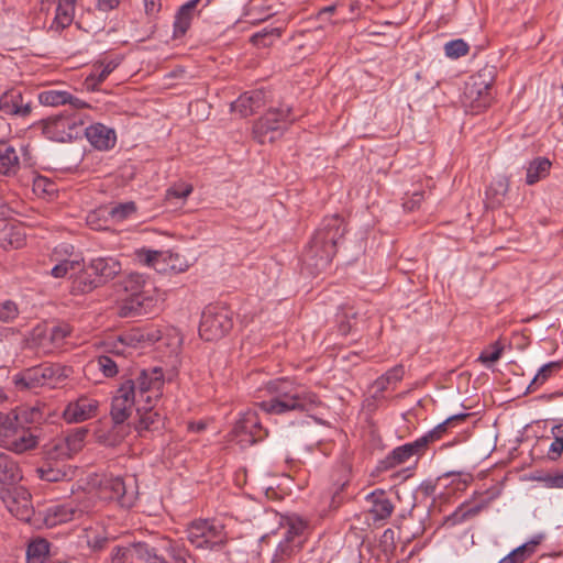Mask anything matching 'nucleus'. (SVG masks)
<instances>
[{
    "label": "nucleus",
    "mask_w": 563,
    "mask_h": 563,
    "mask_svg": "<svg viewBox=\"0 0 563 563\" xmlns=\"http://www.w3.org/2000/svg\"><path fill=\"white\" fill-rule=\"evenodd\" d=\"M266 390L271 397L258 402V407L267 415L283 416L292 412H308L314 410L321 404L316 393L295 380L284 377L269 380L266 384Z\"/></svg>",
    "instance_id": "f257e3e1"
},
{
    "label": "nucleus",
    "mask_w": 563,
    "mask_h": 563,
    "mask_svg": "<svg viewBox=\"0 0 563 563\" xmlns=\"http://www.w3.org/2000/svg\"><path fill=\"white\" fill-rule=\"evenodd\" d=\"M88 269L92 272L97 280L103 286L121 273L122 265L113 256H98L90 260Z\"/></svg>",
    "instance_id": "a211bd4d"
},
{
    "label": "nucleus",
    "mask_w": 563,
    "mask_h": 563,
    "mask_svg": "<svg viewBox=\"0 0 563 563\" xmlns=\"http://www.w3.org/2000/svg\"><path fill=\"white\" fill-rule=\"evenodd\" d=\"M49 553V543L42 538L30 542L26 550L27 563H45Z\"/></svg>",
    "instance_id": "a19ab883"
},
{
    "label": "nucleus",
    "mask_w": 563,
    "mask_h": 563,
    "mask_svg": "<svg viewBox=\"0 0 563 563\" xmlns=\"http://www.w3.org/2000/svg\"><path fill=\"white\" fill-rule=\"evenodd\" d=\"M22 471L19 463L0 451V484L4 486H14L22 479Z\"/></svg>",
    "instance_id": "2f4dec72"
},
{
    "label": "nucleus",
    "mask_w": 563,
    "mask_h": 563,
    "mask_svg": "<svg viewBox=\"0 0 563 563\" xmlns=\"http://www.w3.org/2000/svg\"><path fill=\"white\" fill-rule=\"evenodd\" d=\"M25 243V232L22 225L14 221L0 218V247L3 250L20 249Z\"/></svg>",
    "instance_id": "5701e85b"
},
{
    "label": "nucleus",
    "mask_w": 563,
    "mask_h": 563,
    "mask_svg": "<svg viewBox=\"0 0 563 563\" xmlns=\"http://www.w3.org/2000/svg\"><path fill=\"white\" fill-rule=\"evenodd\" d=\"M118 63L114 60L108 62L96 70H93L85 80V86L89 90H97L98 86L103 82L107 77L117 68Z\"/></svg>",
    "instance_id": "37998d69"
},
{
    "label": "nucleus",
    "mask_w": 563,
    "mask_h": 563,
    "mask_svg": "<svg viewBox=\"0 0 563 563\" xmlns=\"http://www.w3.org/2000/svg\"><path fill=\"white\" fill-rule=\"evenodd\" d=\"M76 269H79V261L76 260H64L60 263L56 264L51 269V275L55 278H64L68 274L69 276L74 274Z\"/></svg>",
    "instance_id": "6e6d98bb"
},
{
    "label": "nucleus",
    "mask_w": 563,
    "mask_h": 563,
    "mask_svg": "<svg viewBox=\"0 0 563 563\" xmlns=\"http://www.w3.org/2000/svg\"><path fill=\"white\" fill-rule=\"evenodd\" d=\"M289 107L272 108L253 125L254 139L261 143H272L295 121Z\"/></svg>",
    "instance_id": "0eeeda50"
},
{
    "label": "nucleus",
    "mask_w": 563,
    "mask_h": 563,
    "mask_svg": "<svg viewBox=\"0 0 563 563\" xmlns=\"http://www.w3.org/2000/svg\"><path fill=\"white\" fill-rule=\"evenodd\" d=\"M70 292L73 295L89 294L101 287V284L97 280L92 272L88 269V265H85L81 261H79V269H76L74 274L70 275Z\"/></svg>",
    "instance_id": "b1692460"
},
{
    "label": "nucleus",
    "mask_w": 563,
    "mask_h": 563,
    "mask_svg": "<svg viewBox=\"0 0 563 563\" xmlns=\"http://www.w3.org/2000/svg\"><path fill=\"white\" fill-rule=\"evenodd\" d=\"M0 111L5 115L24 118L31 113V101H24L20 90L11 89L0 97Z\"/></svg>",
    "instance_id": "4be33fe9"
},
{
    "label": "nucleus",
    "mask_w": 563,
    "mask_h": 563,
    "mask_svg": "<svg viewBox=\"0 0 563 563\" xmlns=\"http://www.w3.org/2000/svg\"><path fill=\"white\" fill-rule=\"evenodd\" d=\"M47 410L45 405L21 406L12 410L11 415L23 428H30L35 433L36 428L46 420Z\"/></svg>",
    "instance_id": "aec40b11"
},
{
    "label": "nucleus",
    "mask_w": 563,
    "mask_h": 563,
    "mask_svg": "<svg viewBox=\"0 0 563 563\" xmlns=\"http://www.w3.org/2000/svg\"><path fill=\"white\" fill-rule=\"evenodd\" d=\"M187 540L199 550H214L228 542L224 525L216 519H199L187 528Z\"/></svg>",
    "instance_id": "423d86ee"
},
{
    "label": "nucleus",
    "mask_w": 563,
    "mask_h": 563,
    "mask_svg": "<svg viewBox=\"0 0 563 563\" xmlns=\"http://www.w3.org/2000/svg\"><path fill=\"white\" fill-rule=\"evenodd\" d=\"M369 503L368 514L374 521H382L389 518L393 514L394 506L384 490H375L366 496Z\"/></svg>",
    "instance_id": "bb28decb"
},
{
    "label": "nucleus",
    "mask_w": 563,
    "mask_h": 563,
    "mask_svg": "<svg viewBox=\"0 0 563 563\" xmlns=\"http://www.w3.org/2000/svg\"><path fill=\"white\" fill-rule=\"evenodd\" d=\"M37 444V434L30 428H23L11 412L0 411V448L22 454L35 449Z\"/></svg>",
    "instance_id": "39448f33"
},
{
    "label": "nucleus",
    "mask_w": 563,
    "mask_h": 563,
    "mask_svg": "<svg viewBox=\"0 0 563 563\" xmlns=\"http://www.w3.org/2000/svg\"><path fill=\"white\" fill-rule=\"evenodd\" d=\"M233 327L232 312L220 305H210L202 312L199 334L206 341L223 338Z\"/></svg>",
    "instance_id": "1a4fd4ad"
},
{
    "label": "nucleus",
    "mask_w": 563,
    "mask_h": 563,
    "mask_svg": "<svg viewBox=\"0 0 563 563\" xmlns=\"http://www.w3.org/2000/svg\"><path fill=\"white\" fill-rule=\"evenodd\" d=\"M307 521L299 517H289L284 526L283 539L279 541L288 545L296 544L297 549H302L306 541Z\"/></svg>",
    "instance_id": "cd10ccee"
},
{
    "label": "nucleus",
    "mask_w": 563,
    "mask_h": 563,
    "mask_svg": "<svg viewBox=\"0 0 563 563\" xmlns=\"http://www.w3.org/2000/svg\"><path fill=\"white\" fill-rule=\"evenodd\" d=\"M134 338L139 342L153 344L162 339V331L156 327H146L137 330Z\"/></svg>",
    "instance_id": "bf43d9fd"
},
{
    "label": "nucleus",
    "mask_w": 563,
    "mask_h": 563,
    "mask_svg": "<svg viewBox=\"0 0 563 563\" xmlns=\"http://www.w3.org/2000/svg\"><path fill=\"white\" fill-rule=\"evenodd\" d=\"M422 448V438L417 439L412 443H406L394 449L384 460L379 461L377 465L378 471H386L397 466L406 465L404 470L408 471L411 463L416 465L419 460V451Z\"/></svg>",
    "instance_id": "4468645a"
},
{
    "label": "nucleus",
    "mask_w": 563,
    "mask_h": 563,
    "mask_svg": "<svg viewBox=\"0 0 563 563\" xmlns=\"http://www.w3.org/2000/svg\"><path fill=\"white\" fill-rule=\"evenodd\" d=\"M148 285L146 278L139 273H130L124 276L119 287L126 294L118 308L121 318H132L153 312L156 299L145 290Z\"/></svg>",
    "instance_id": "7ed1b4c3"
},
{
    "label": "nucleus",
    "mask_w": 563,
    "mask_h": 563,
    "mask_svg": "<svg viewBox=\"0 0 563 563\" xmlns=\"http://www.w3.org/2000/svg\"><path fill=\"white\" fill-rule=\"evenodd\" d=\"M130 431V424L125 422H112L110 428L100 429L97 437L101 444L117 446L125 439Z\"/></svg>",
    "instance_id": "f704fd0d"
},
{
    "label": "nucleus",
    "mask_w": 563,
    "mask_h": 563,
    "mask_svg": "<svg viewBox=\"0 0 563 563\" xmlns=\"http://www.w3.org/2000/svg\"><path fill=\"white\" fill-rule=\"evenodd\" d=\"M99 402L89 397H80L74 402H69L63 417L68 423H78L97 416Z\"/></svg>",
    "instance_id": "f3484780"
},
{
    "label": "nucleus",
    "mask_w": 563,
    "mask_h": 563,
    "mask_svg": "<svg viewBox=\"0 0 563 563\" xmlns=\"http://www.w3.org/2000/svg\"><path fill=\"white\" fill-rule=\"evenodd\" d=\"M71 328L67 323L54 325L49 330V341L54 345H60L63 341L70 334Z\"/></svg>",
    "instance_id": "e2e57ef3"
},
{
    "label": "nucleus",
    "mask_w": 563,
    "mask_h": 563,
    "mask_svg": "<svg viewBox=\"0 0 563 563\" xmlns=\"http://www.w3.org/2000/svg\"><path fill=\"white\" fill-rule=\"evenodd\" d=\"M201 0H189L179 7L174 19V37H183L190 29L196 8Z\"/></svg>",
    "instance_id": "c85d7f7f"
},
{
    "label": "nucleus",
    "mask_w": 563,
    "mask_h": 563,
    "mask_svg": "<svg viewBox=\"0 0 563 563\" xmlns=\"http://www.w3.org/2000/svg\"><path fill=\"white\" fill-rule=\"evenodd\" d=\"M453 10V0H432L424 5V15H429V23L434 19L441 24H446Z\"/></svg>",
    "instance_id": "c9c22d12"
},
{
    "label": "nucleus",
    "mask_w": 563,
    "mask_h": 563,
    "mask_svg": "<svg viewBox=\"0 0 563 563\" xmlns=\"http://www.w3.org/2000/svg\"><path fill=\"white\" fill-rule=\"evenodd\" d=\"M74 501L75 514L79 519L84 514L89 512L96 505V495L81 492L71 500Z\"/></svg>",
    "instance_id": "09e8293b"
},
{
    "label": "nucleus",
    "mask_w": 563,
    "mask_h": 563,
    "mask_svg": "<svg viewBox=\"0 0 563 563\" xmlns=\"http://www.w3.org/2000/svg\"><path fill=\"white\" fill-rule=\"evenodd\" d=\"M541 537L526 542L514 549L509 554L499 561V563H523L536 551V547L540 543Z\"/></svg>",
    "instance_id": "ea45409f"
},
{
    "label": "nucleus",
    "mask_w": 563,
    "mask_h": 563,
    "mask_svg": "<svg viewBox=\"0 0 563 563\" xmlns=\"http://www.w3.org/2000/svg\"><path fill=\"white\" fill-rule=\"evenodd\" d=\"M562 368V361H553L540 367L533 379L530 382L527 390L534 391L538 387L543 385L553 374Z\"/></svg>",
    "instance_id": "79ce46f5"
},
{
    "label": "nucleus",
    "mask_w": 563,
    "mask_h": 563,
    "mask_svg": "<svg viewBox=\"0 0 563 563\" xmlns=\"http://www.w3.org/2000/svg\"><path fill=\"white\" fill-rule=\"evenodd\" d=\"M82 133L95 148L101 151L113 147L117 141L115 132L101 123L84 128Z\"/></svg>",
    "instance_id": "393cba45"
},
{
    "label": "nucleus",
    "mask_w": 563,
    "mask_h": 563,
    "mask_svg": "<svg viewBox=\"0 0 563 563\" xmlns=\"http://www.w3.org/2000/svg\"><path fill=\"white\" fill-rule=\"evenodd\" d=\"M137 207L134 201L118 203L110 208L108 216L113 223H121L136 213Z\"/></svg>",
    "instance_id": "c03bdc74"
},
{
    "label": "nucleus",
    "mask_w": 563,
    "mask_h": 563,
    "mask_svg": "<svg viewBox=\"0 0 563 563\" xmlns=\"http://www.w3.org/2000/svg\"><path fill=\"white\" fill-rule=\"evenodd\" d=\"M266 103V92L263 89H255L242 93L231 103V110L246 118L255 113Z\"/></svg>",
    "instance_id": "6ab92c4d"
},
{
    "label": "nucleus",
    "mask_w": 563,
    "mask_h": 563,
    "mask_svg": "<svg viewBox=\"0 0 563 563\" xmlns=\"http://www.w3.org/2000/svg\"><path fill=\"white\" fill-rule=\"evenodd\" d=\"M301 550L297 549V545L294 543L292 545H288L286 543L278 542L271 563H288Z\"/></svg>",
    "instance_id": "8fccbe9b"
},
{
    "label": "nucleus",
    "mask_w": 563,
    "mask_h": 563,
    "mask_svg": "<svg viewBox=\"0 0 563 563\" xmlns=\"http://www.w3.org/2000/svg\"><path fill=\"white\" fill-rule=\"evenodd\" d=\"M55 16L49 25V30L60 32L68 27L75 16V0H56Z\"/></svg>",
    "instance_id": "c756f323"
},
{
    "label": "nucleus",
    "mask_w": 563,
    "mask_h": 563,
    "mask_svg": "<svg viewBox=\"0 0 563 563\" xmlns=\"http://www.w3.org/2000/svg\"><path fill=\"white\" fill-rule=\"evenodd\" d=\"M43 386L56 387L68 378L70 367L60 364H42L36 366Z\"/></svg>",
    "instance_id": "7c9ffc66"
},
{
    "label": "nucleus",
    "mask_w": 563,
    "mask_h": 563,
    "mask_svg": "<svg viewBox=\"0 0 563 563\" xmlns=\"http://www.w3.org/2000/svg\"><path fill=\"white\" fill-rule=\"evenodd\" d=\"M87 433L88 430L86 428H78L63 438L74 455L85 446Z\"/></svg>",
    "instance_id": "603ef678"
},
{
    "label": "nucleus",
    "mask_w": 563,
    "mask_h": 563,
    "mask_svg": "<svg viewBox=\"0 0 563 563\" xmlns=\"http://www.w3.org/2000/svg\"><path fill=\"white\" fill-rule=\"evenodd\" d=\"M445 56L451 59H459L470 52V45L463 38L451 40L444 44Z\"/></svg>",
    "instance_id": "3c124183"
},
{
    "label": "nucleus",
    "mask_w": 563,
    "mask_h": 563,
    "mask_svg": "<svg viewBox=\"0 0 563 563\" xmlns=\"http://www.w3.org/2000/svg\"><path fill=\"white\" fill-rule=\"evenodd\" d=\"M232 432L242 445L255 444L267 435V430L262 427L257 412L253 410L241 415Z\"/></svg>",
    "instance_id": "f8f14e48"
},
{
    "label": "nucleus",
    "mask_w": 563,
    "mask_h": 563,
    "mask_svg": "<svg viewBox=\"0 0 563 563\" xmlns=\"http://www.w3.org/2000/svg\"><path fill=\"white\" fill-rule=\"evenodd\" d=\"M98 496L103 500H117L123 507H131L133 494L126 490V484L120 476H103L99 482Z\"/></svg>",
    "instance_id": "2eb2a0df"
},
{
    "label": "nucleus",
    "mask_w": 563,
    "mask_h": 563,
    "mask_svg": "<svg viewBox=\"0 0 563 563\" xmlns=\"http://www.w3.org/2000/svg\"><path fill=\"white\" fill-rule=\"evenodd\" d=\"M125 382L133 384L136 399L139 402H146V405L156 402L161 398L165 383L161 367L142 369L135 379H126Z\"/></svg>",
    "instance_id": "9d476101"
},
{
    "label": "nucleus",
    "mask_w": 563,
    "mask_h": 563,
    "mask_svg": "<svg viewBox=\"0 0 563 563\" xmlns=\"http://www.w3.org/2000/svg\"><path fill=\"white\" fill-rule=\"evenodd\" d=\"M32 187L34 194L42 198H52L57 192L56 183L45 176H36Z\"/></svg>",
    "instance_id": "de8ad7c7"
},
{
    "label": "nucleus",
    "mask_w": 563,
    "mask_h": 563,
    "mask_svg": "<svg viewBox=\"0 0 563 563\" xmlns=\"http://www.w3.org/2000/svg\"><path fill=\"white\" fill-rule=\"evenodd\" d=\"M551 432L554 435V440L548 450V457L550 461H556L563 453V429L561 426H554Z\"/></svg>",
    "instance_id": "864d4df0"
},
{
    "label": "nucleus",
    "mask_w": 563,
    "mask_h": 563,
    "mask_svg": "<svg viewBox=\"0 0 563 563\" xmlns=\"http://www.w3.org/2000/svg\"><path fill=\"white\" fill-rule=\"evenodd\" d=\"M155 402L146 405L139 402L136 407L137 421L134 429L140 437H146L147 433L158 431L164 426V418L154 409Z\"/></svg>",
    "instance_id": "dca6fc26"
},
{
    "label": "nucleus",
    "mask_w": 563,
    "mask_h": 563,
    "mask_svg": "<svg viewBox=\"0 0 563 563\" xmlns=\"http://www.w3.org/2000/svg\"><path fill=\"white\" fill-rule=\"evenodd\" d=\"M449 428L450 427L448 422L444 420L437 424L435 427H433L430 431L424 433V448L429 443L440 440L445 434Z\"/></svg>",
    "instance_id": "69168bd1"
},
{
    "label": "nucleus",
    "mask_w": 563,
    "mask_h": 563,
    "mask_svg": "<svg viewBox=\"0 0 563 563\" xmlns=\"http://www.w3.org/2000/svg\"><path fill=\"white\" fill-rule=\"evenodd\" d=\"M542 482L547 488L563 489V471L554 474H547L542 477Z\"/></svg>",
    "instance_id": "338daca9"
},
{
    "label": "nucleus",
    "mask_w": 563,
    "mask_h": 563,
    "mask_svg": "<svg viewBox=\"0 0 563 563\" xmlns=\"http://www.w3.org/2000/svg\"><path fill=\"white\" fill-rule=\"evenodd\" d=\"M136 559L145 563H168L163 556L158 555L154 548L146 543H136Z\"/></svg>",
    "instance_id": "5fc2aeb1"
},
{
    "label": "nucleus",
    "mask_w": 563,
    "mask_h": 563,
    "mask_svg": "<svg viewBox=\"0 0 563 563\" xmlns=\"http://www.w3.org/2000/svg\"><path fill=\"white\" fill-rule=\"evenodd\" d=\"M489 505V499H484L476 505H471L468 500L462 503L452 514L444 516L440 523V526H449L454 527L456 525H461L470 519L478 516L485 508Z\"/></svg>",
    "instance_id": "412c9836"
},
{
    "label": "nucleus",
    "mask_w": 563,
    "mask_h": 563,
    "mask_svg": "<svg viewBox=\"0 0 563 563\" xmlns=\"http://www.w3.org/2000/svg\"><path fill=\"white\" fill-rule=\"evenodd\" d=\"M496 68L486 65L472 75L464 85L462 102L474 112L487 109L492 101V86L495 81Z\"/></svg>",
    "instance_id": "20e7f679"
},
{
    "label": "nucleus",
    "mask_w": 563,
    "mask_h": 563,
    "mask_svg": "<svg viewBox=\"0 0 563 563\" xmlns=\"http://www.w3.org/2000/svg\"><path fill=\"white\" fill-rule=\"evenodd\" d=\"M139 400L134 395V387L131 382H123L117 389L111 402V421L125 422L131 413L133 407H137Z\"/></svg>",
    "instance_id": "ddd939ff"
},
{
    "label": "nucleus",
    "mask_w": 563,
    "mask_h": 563,
    "mask_svg": "<svg viewBox=\"0 0 563 563\" xmlns=\"http://www.w3.org/2000/svg\"><path fill=\"white\" fill-rule=\"evenodd\" d=\"M20 169V157L16 150L8 142H0V175L12 177Z\"/></svg>",
    "instance_id": "473e14b6"
},
{
    "label": "nucleus",
    "mask_w": 563,
    "mask_h": 563,
    "mask_svg": "<svg viewBox=\"0 0 563 563\" xmlns=\"http://www.w3.org/2000/svg\"><path fill=\"white\" fill-rule=\"evenodd\" d=\"M503 347L495 346L493 351H483L478 357L482 363H494L501 356Z\"/></svg>",
    "instance_id": "774afa93"
},
{
    "label": "nucleus",
    "mask_w": 563,
    "mask_h": 563,
    "mask_svg": "<svg viewBox=\"0 0 563 563\" xmlns=\"http://www.w3.org/2000/svg\"><path fill=\"white\" fill-rule=\"evenodd\" d=\"M166 551L175 563H196L194 555L183 543L178 541H169Z\"/></svg>",
    "instance_id": "a18cd8bd"
},
{
    "label": "nucleus",
    "mask_w": 563,
    "mask_h": 563,
    "mask_svg": "<svg viewBox=\"0 0 563 563\" xmlns=\"http://www.w3.org/2000/svg\"><path fill=\"white\" fill-rule=\"evenodd\" d=\"M12 382L18 390H32L43 387L40 373L36 366L29 367L12 377Z\"/></svg>",
    "instance_id": "4c0bfd02"
},
{
    "label": "nucleus",
    "mask_w": 563,
    "mask_h": 563,
    "mask_svg": "<svg viewBox=\"0 0 563 563\" xmlns=\"http://www.w3.org/2000/svg\"><path fill=\"white\" fill-rule=\"evenodd\" d=\"M192 190L194 187L190 184H175L167 189L165 198L167 201H173L174 199L185 200L192 192Z\"/></svg>",
    "instance_id": "4d7b16f0"
},
{
    "label": "nucleus",
    "mask_w": 563,
    "mask_h": 563,
    "mask_svg": "<svg viewBox=\"0 0 563 563\" xmlns=\"http://www.w3.org/2000/svg\"><path fill=\"white\" fill-rule=\"evenodd\" d=\"M38 101L43 106L58 107L69 104L71 109L78 110L88 108V104L64 90H45L38 93Z\"/></svg>",
    "instance_id": "a878e982"
},
{
    "label": "nucleus",
    "mask_w": 563,
    "mask_h": 563,
    "mask_svg": "<svg viewBox=\"0 0 563 563\" xmlns=\"http://www.w3.org/2000/svg\"><path fill=\"white\" fill-rule=\"evenodd\" d=\"M345 233L344 220L339 214L325 217L303 253V261L320 271L338 252V243Z\"/></svg>",
    "instance_id": "f03ea898"
},
{
    "label": "nucleus",
    "mask_w": 563,
    "mask_h": 563,
    "mask_svg": "<svg viewBox=\"0 0 563 563\" xmlns=\"http://www.w3.org/2000/svg\"><path fill=\"white\" fill-rule=\"evenodd\" d=\"M38 478L48 483H57L71 479L74 470L70 466L63 465L62 467L53 466L51 464L43 465L35 470Z\"/></svg>",
    "instance_id": "e433bc0d"
},
{
    "label": "nucleus",
    "mask_w": 563,
    "mask_h": 563,
    "mask_svg": "<svg viewBox=\"0 0 563 563\" xmlns=\"http://www.w3.org/2000/svg\"><path fill=\"white\" fill-rule=\"evenodd\" d=\"M19 314L18 305L12 300L0 301V321L10 322Z\"/></svg>",
    "instance_id": "680f3d73"
},
{
    "label": "nucleus",
    "mask_w": 563,
    "mask_h": 563,
    "mask_svg": "<svg viewBox=\"0 0 563 563\" xmlns=\"http://www.w3.org/2000/svg\"><path fill=\"white\" fill-rule=\"evenodd\" d=\"M49 455L53 457V459H60V460H64V459H70L74 456V453L70 451V449L68 448L67 443L65 442V440L62 438V439H58L56 440L54 443H53V446L49 451Z\"/></svg>",
    "instance_id": "0e129e2a"
},
{
    "label": "nucleus",
    "mask_w": 563,
    "mask_h": 563,
    "mask_svg": "<svg viewBox=\"0 0 563 563\" xmlns=\"http://www.w3.org/2000/svg\"><path fill=\"white\" fill-rule=\"evenodd\" d=\"M508 191V183L504 179H498L487 188L486 194L488 197H494V203L500 205L503 202L504 197Z\"/></svg>",
    "instance_id": "13d9d810"
},
{
    "label": "nucleus",
    "mask_w": 563,
    "mask_h": 563,
    "mask_svg": "<svg viewBox=\"0 0 563 563\" xmlns=\"http://www.w3.org/2000/svg\"><path fill=\"white\" fill-rule=\"evenodd\" d=\"M133 558H136V543L115 545L110 552L109 563H129Z\"/></svg>",
    "instance_id": "49530a36"
},
{
    "label": "nucleus",
    "mask_w": 563,
    "mask_h": 563,
    "mask_svg": "<svg viewBox=\"0 0 563 563\" xmlns=\"http://www.w3.org/2000/svg\"><path fill=\"white\" fill-rule=\"evenodd\" d=\"M78 519L75 514L74 501L54 505L46 509L45 522L47 526L54 527L71 520Z\"/></svg>",
    "instance_id": "72a5a7b5"
},
{
    "label": "nucleus",
    "mask_w": 563,
    "mask_h": 563,
    "mask_svg": "<svg viewBox=\"0 0 563 563\" xmlns=\"http://www.w3.org/2000/svg\"><path fill=\"white\" fill-rule=\"evenodd\" d=\"M84 132V122L74 109L52 115L43 121V133L56 142H69L79 137Z\"/></svg>",
    "instance_id": "6e6552de"
},
{
    "label": "nucleus",
    "mask_w": 563,
    "mask_h": 563,
    "mask_svg": "<svg viewBox=\"0 0 563 563\" xmlns=\"http://www.w3.org/2000/svg\"><path fill=\"white\" fill-rule=\"evenodd\" d=\"M551 162L547 157H537L527 167L526 183L533 185L545 178L551 169Z\"/></svg>",
    "instance_id": "58836bf2"
},
{
    "label": "nucleus",
    "mask_w": 563,
    "mask_h": 563,
    "mask_svg": "<svg viewBox=\"0 0 563 563\" xmlns=\"http://www.w3.org/2000/svg\"><path fill=\"white\" fill-rule=\"evenodd\" d=\"M1 499L7 509L19 520L30 521L34 509L31 501V494L25 487L13 486L1 492Z\"/></svg>",
    "instance_id": "9b49d317"
},
{
    "label": "nucleus",
    "mask_w": 563,
    "mask_h": 563,
    "mask_svg": "<svg viewBox=\"0 0 563 563\" xmlns=\"http://www.w3.org/2000/svg\"><path fill=\"white\" fill-rule=\"evenodd\" d=\"M99 371L106 377H114L118 374V364L110 356L100 355L96 360Z\"/></svg>",
    "instance_id": "052dcab7"
}]
</instances>
